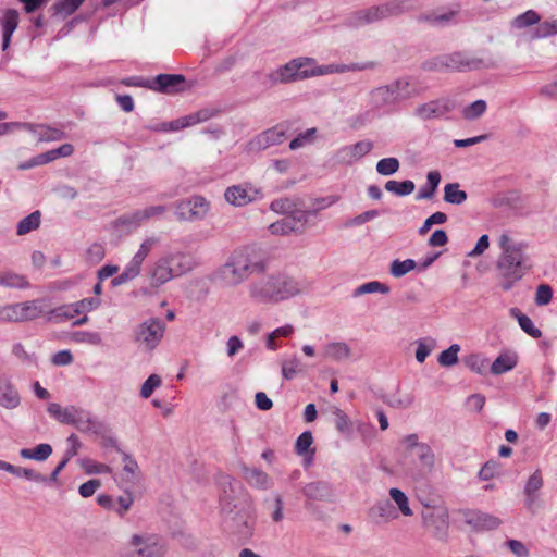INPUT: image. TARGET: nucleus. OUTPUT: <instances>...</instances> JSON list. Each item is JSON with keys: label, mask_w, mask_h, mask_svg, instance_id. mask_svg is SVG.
<instances>
[{"label": "nucleus", "mask_w": 557, "mask_h": 557, "mask_svg": "<svg viewBox=\"0 0 557 557\" xmlns=\"http://www.w3.org/2000/svg\"><path fill=\"white\" fill-rule=\"evenodd\" d=\"M541 22V15L534 10H528L522 14H519L510 22L512 29L522 30Z\"/></svg>", "instance_id": "35"}, {"label": "nucleus", "mask_w": 557, "mask_h": 557, "mask_svg": "<svg viewBox=\"0 0 557 557\" xmlns=\"http://www.w3.org/2000/svg\"><path fill=\"white\" fill-rule=\"evenodd\" d=\"M224 487L220 496V507L225 528L239 537L251 536L253 530L252 505L249 496L243 493L239 484L225 476Z\"/></svg>", "instance_id": "2"}, {"label": "nucleus", "mask_w": 557, "mask_h": 557, "mask_svg": "<svg viewBox=\"0 0 557 557\" xmlns=\"http://www.w3.org/2000/svg\"><path fill=\"white\" fill-rule=\"evenodd\" d=\"M416 359L420 363L424 362L428 356L436 347V341L433 337L420 338L416 342Z\"/></svg>", "instance_id": "50"}, {"label": "nucleus", "mask_w": 557, "mask_h": 557, "mask_svg": "<svg viewBox=\"0 0 557 557\" xmlns=\"http://www.w3.org/2000/svg\"><path fill=\"white\" fill-rule=\"evenodd\" d=\"M458 183H448L444 187V200L451 205H461L467 200V193L459 188Z\"/></svg>", "instance_id": "43"}, {"label": "nucleus", "mask_w": 557, "mask_h": 557, "mask_svg": "<svg viewBox=\"0 0 557 557\" xmlns=\"http://www.w3.org/2000/svg\"><path fill=\"white\" fill-rule=\"evenodd\" d=\"M400 168V162L395 157L383 158L376 163V172L383 176L395 174Z\"/></svg>", "instance_id": "52"}, {"label": "nucleus", "mask_w": 557, "mask_h": 557, "mask_svg": "<svg viewBox=\"0 0 557 557\" xmlns=\"http://www.w3.org/2000/svg\"><path fill=\"white\" fill-rule=\"evenodd\" d=\"M260 191L251 185H233L224 193L225 200L236 207H243L256 200Z\"/></svg>", "instance_id": "15"}, {"label": "nucleus", "mask_w": 557, "mask_h": 557, "mask_svg": "<svg viewBox=\"0 0 557 557\" xmlns=\"http://www.w3.org/2000/svg\"><path fill=\"white\" fill-rule=\"evenodd\" d=\"M388 493H389L391 498L395 502L399 511L404 516H406V517L412 516V510L409 506L408 497L406 496V494L403 491H400L399 488H396V487H392Z\"/></svg>", "instance_id": "53"}, {"label": "nucleus", "mask_w": 557, "mask_h": 557, "mask_svg": "<svg viewBox=\"0 0 557 557\" xmlns=\"http://www.w3.org/2000/svg\"><path fill=\"white\" fill-rule=\"evenodd\" d=\"M185 77L180 74H159L151 81L149 88L160 92H173L180 89Z\"/></svg>", "instance_id": "18"}, {"label": "nucleus", "mask_w": 557, "mask_h": 557, "mask_svg": "<svg viewBox=\"0 0 557 557\" xmlns=\"http://www.w3.org/2000/svg\"><path fill=\"white\" fill-rule=\"evenodd\" d=\"M420 94L418 83L412 77H400L389 84L379 86L369 94V102L374 109L395 107Z\"/></svg>", "instance_id": "5"}, {"label": "nucleus", "mask_w": 557, "mask_h": 557, "mask_svg": "<svg viewBox=\"0 0 557 557\" xmlns=\"http://www.w3.org/2000/svg\"><path fill=\"white\" fill-rule=\"evenodd\" d=\"M76 315H79L77 308L75 307V304H67L60 306L53 310L50 311L49 319L53 322H62L65 320H70L75 318Z\"/></svg>", "instance_id": "44"}, {"label": "nucleus", "mask_w": 557, "mask_h": 557, "mask_svg": "<svg viewBox=\"0 0 557 557\" xmlns=\"http://www.w3.org/2000/svg\"><path fill=\"white\" fill-rule=\"evenodd\" d=\"M265 510L269 512L273 522L278 523L284 519V499L283 496L275 492L271 496L263 498L262 502Z\"/></svg>", "instance_id": "26"}, {"label": "nucleus", "mask_w": 557, "mask_h": 557, "mask_svg": "<svg viewBox=\"0 0 557 557\" xmlns=\"http://www.w3.org/2000/svg\"><path fill=\"white\" fill-rule=\"evenodd\" d=\"M286 137V127L278 124L255 136L246 145L249 153L261 152L272 146L281 144Z\"/></svg>", "instance_id": "10"}, {"label": "nucleus", "mask_w": 557, "mask_h": 557, "mask_svg": "<svg viewBox=\"0 0 557 557\" xmlns=\"http://www.w3.org/2000/svg\"><path fill=\"white\" fill-rule=\"evenodd\" d=\"M20 13L14 9H8L3 12L0 18L2 28V50H7L10 46L11 37L17 28Z\"/></svg>", "instance_id": "19"}, {"label": "nucleus", "mask_w": 557, "mask_h": 557, "mask_svg": "<svg viewBox=\"0 0 557 557\" xmlns=\"http://www.w3.org/2000/svg\"><path fill=\"white\" fill-rule=\"evenodd\" d=\"M312 443H313V437H312L311 432H309V431L302 432L296 441V445H295L296 453L300 456H305L308 453Z\"/></svg>", "instance_id": "64"}, {"label": "nucleus", "mask_w": 557, "mask_h": 557, "mask_svg": "<svg viewBox=\"0 0 557 557\" xmlns=\"http://www.w3.org/2000/svg\"><path fill=\"white\" fill-rule=\"evenodd\" d=\"M417 263L412 259H406L404 261L400 260H394L391 263V274L394 277H401L412 271L416 268Z\"/></svg>", "instance_id": "57"}, {"label": "nucleus", "mask_w": 557, "mask_h": 557, "mask_svg": "<svg viewBox=\"0 0 557 557\" xmlns=\"http://www.w3.org/2000/svg\"><path fill=\"white\" fill-rule=\"evenodd\" d=\"M165 324L159 318H149L135 329V342L146 351H152L161 342Z\"/></svg>", "instance_id": "9"}, {"label": "nucleus", "mask_w": 557, "mask_h": 557, "mask_svg": "<svg viewBox=\"0 0 557 557\" xmlns=\"http://www.w3.org/2000/svg\"><path fill=\"white\" fill-rule=\"evenodd\" d=\"M500 253L496 261V275L503 290L511 289L533 267L528 244L507 233L498 238Z\"/></svg>", "instance_id": "1"}, {"label": "nucleus", "mask_w": 557, "mask_h": 557, "mask_svg": "<svg viewBox=\"0 0 557 557\" xmlns=\"http://www.w3.org/2000/svg\"><path fill=\"white\" fill-rule=\"evenodd\" d=\"M20 404L21 396L16 387L7 379L0 380V406L12 410Z\"/></svg>", "instance_id": "22"}, {"label": "nucleus", "mask_w": 557, "mask_h": 557, "mask_svg": "<svg viewBox=\"0 0 557 557\" xmlns=\"http://www.w3.org/2000/svg\"><path fill=\"white\" fill-rule=\"evenodd\" d=\"M0 286L7 288L25 289L29 287V282L24 275L5 271L0 272Z\"/></svg>", "instance_id": "38"}, {"label": "nucleus", "mask_w": 557, "mask_h": 557, "mask_svg": "<svg viewBox=\"0 0 557 557\" xmlns=\"http://www.w3.org/2000/svg\"><path fill=\"white\" fill-rule=\"evenodd\" d=\"M209 210V202L202 196H194L175 205V214L180 221L202 219Z\"/></svg>", "instance_id": "12"}, {"label": "nucleus", "mask_w": 557, "mask_h": 557, "mask_svg": "<svg viewBox=\"0 0 557 557\" xmlns=\"http://www.w3.org/2000/svg\"><path fill=\"white\" fill-rule=\"evenodd\" d=\"M244 479L247 483L258 490H270L273 486L272 479L262 470L257 468H244Z\"/></svg>", "instance_id": "23"}, {"label": "nucleus", "mask_w": 557, "mask_h": 557, "mask_svg": "<svg viewBox=\"0 0 557 557\" xmlns=\"http://www.w3.org/2000/svg\"><path fill=\"white\" fill-rule=\"evenodd\" d=\"M18 322L35 320L44 312L41 300L16 302Z\"/></svg>", "instance_id": "28"}, {"label": "nucleus", "mask_w": 557, "mask_h": 557, "mask_svg": "<svg viewBox=\"0 0 557 557\" xmlns=\"http://www.w3.org/2000/svg\"><path fill=\"white\" fill-rule=\"evenodd\" d=\"M441 182V173L438 171H430L426 175V184L420 188L417 199H431Z\"/></svg>", "instance_id": "40"}, {"label": "nucleus", "mask_w": 557, "mask_h": 557, "mask_svg": "<svg viewBox=\"0 0 557 557\" xmlns=\"http://www.w3.org/2000/svg\"><path fill=\"white\" fill-rule=\"evenodd\" d=\"M486 108L487 104L484 100H476L471 104L467 106L466 108H463L462 116L469 121L476 120L484 114Z\"/></svg>", "instance_id": "54"}, {"label": "nucleus", "mask_w": 557, "mask_h": 557, "mask_svg": "<svg viewBox=\"0 0 557 557\" xmlns=\"http://www.w3.org/2000/svg\"><path fill=\"white\" fill-rule=\"evenodd\" d=\"M455 109V102L449 98H441L420 104L414 115L422 121L440 119Z\"/></svg>", "instance_id": "13"}, {"label": "nucleus", "mask_w": 557, "mask_h": 557, "mask_svg": "<svg viewBox=\"0 0 557 557\" xmlns=\"http://www.w3.org/2000/svg\"><path fill=\"white\" fill-rule=\"evenodd\" d=\"M517 366L515 354H500L491 366V372L495 375L506 373Z\"/></svg>", "instance_id": "36"}, {"label": "nucleus", "mask_w": 557, "mask_h": 557, "mask_svg": "<svg viewBox=\"0 0 557 557\" xmlns=\"http://www.w3.org/2000/svg\"><path fill=\"white\" fill-rule=\"evenodd\" d=\"M384 187L387 191L396 196L404 197L410 195L414 190L416 185L410 180H406L403 182L388 181L385 183Z\"/></svg>", "instance_id": "46"}, {"label": "nucleus", "mask_w": 557, "mask_h": 557, "mask_svg": "<svg viewBox=\"0 0 557 557\" xmlns=\"http://www.w3.org/2000/svg\"><path fill=\"white\" fill-rule=\"evenodd\" d=\"M375 66L374 62L349 63V64H327L317 65L313 64L314 76L329 75L333 73H345L371 70Z\"/></svg>", "instance_id": "16"}, {"label": "nucleus", "mask_w": 557, "mask_h": 557, "mask_svg": "<svg viewBox=\"0 0 557 557\" xmlns=\"http://www.w3.org/2000/svg\"><path fill=\"white\" fill-rule=\"evenodd\" d=\"M124 481L135 484L141 478L137 461L127 453L122 451Z\"/></svg>", "instance_id": "32"}, {"label": "nucleus", "mask_w": 557, "mask_h": 557, "mask_svg": "<svg viewBox=\"0 0 557 557\" xmlns=\"http://www.w3.org/2000/svg\"><path fill=\"white\" fill-rule=\"evenodd\" d=\"M335 426L337 431L342 434H349L351 432V423L348 416L341 410L339 408H335Z\"/></svg>", "instance_id": "63"}, {"label": "nucleus", "mask_w": 557, "mask_h": 557, "mask_svg": "<svg viewBox=\"0 0 557 557\" xmlns=\"http://www.w3.org/2000/svg\"><path fill=\"white\" fill-rule=\"evenodd\" d=\"M78 408L75 406H70L63 408L61 405L57 403H51L48 405L47 411L50 416L55 418L59 422L64 424H72L75 421V417L77 414Z\"/></svg>", "instance_id": "30"}, {"label": "nucleus", "mask_w": 557, "mask_h": 557, "mask_svg": "<svg viewBox=\"0 0 557 557\" xmlns=\"http://www.w3.org/2000/svg\"><path fill=\"white\" fill-rule=\"evenodd\" d=\"M165 262L171 268V272L175 277H178L193 269V262L189 256L175 252L163 257Z\"/></svg>", "instance_id": "24"}, {"label": "nucleus", "mask_w": 557, "mask_h": 557, "mask_svg": "<svg viewBox=\"0 0 557 557\" xmlns=\"http://www.w3.org/2000/svg\"><path fill=\"white\" fill-rule=\"evenodd\" d=\"M385 401L388 406H391L393 408L406 409V408H409L413 404L414 397L410 393L397 392V393L388 396Z\"/></svg>", "instance_id": "51"}, {"label": "nucleus", "mask_w": 557, "mask_h": 557, "mask_svg": "<svg viewBox=\"0 0 557 557\" xmlns=\"http://www.w3.org/2000/svg\"><path fill=\"white\" fill-rule=\"evenodd\" d=\"M161 377L158 374H151L148 379L143 383L140 388V396L145 399L149 398L156 388L161 386Z\"/></svg>", "instance_id": "60"}, {"label": "nucleus", "mask_w": 557, "mask_h": 557, "mask_svg": "<svg viewBox=\"0 0 557 557\" xmlns=\"http://www.w3.org/2000/svg\"><path fill=\"white\" fill-rule=\"evenodd\" d=\"M466 522L478 531L495 530L502 524L499 518L482 511H471L467 513Z\"/></svg>", "instance_id": "17"}, {"label": "nucleus", "mask_w": 557, "mask_h": 557, "mask_svg": "<svg viewBox=\"0 0 557 557\" xmlns=\"http://www.w3.org/2000/svg\"><path fill=\"white\" fill-rule=\"evenodd\" d=\"M304 495L311 500L331 502L333 499V488L326 482H311L304 486Z\"/></svg>", "instance_id": "21"}, {"label": "nucleus", "mask_w": 557, "mask_h": 557, "mask_svg": "<svg viewBox=\"0 0 557 557\" xmlns=\"http://www.w3.org/2000/svg\"><path fill=\"white\" fill-rule=\"evenodd\" d=\"M460 351V346L458 344L450 345L446 350H443L437 361L443 367H451L458 362V352Z\"/></svg>", "instance_id": "56"}, {"label": "nucleus", "mask_w": 557, "mask_h": 557, "mask_svg": "<svg viewBox=\"0 0 557 557\" xmlns=\"http://www.w3.org/2000/svg\"><path fill=\"white\" fill-rule=\"evenodd\" d=\"M557 33V22L556 21H545L543 23L536 24V27L530 32L529 39L537 40L549 37Z\"/></svg>", "instance_id": "45"}, {"label": "nucleus", "mask_w": 557, "mask_h": 557, "mask_svg": "<svg viewBox=\"0 0 557 557\" xmlns=\"http://www.w3.org/2000/svg\"><path fill=\"white\" fill-rule=\"evenodd\" d=\"M424 519L429 525L435 527L438 531H445L448 528V510L446 508H433Z\"/></svg>", "instance_id": "41"}, {"label": "nucleus", "mask_w": 557, "mask_h": 557, "mask_svg": "<svg viewBox=\"0 0 557 557\" xmlns=\"http://www.w3.org/2000/svg\"><path fill=\"white\" fill-rule=\"evenodd\" d=\"M248 293L258 304H277L299 294L300 285L288 275L273 274L251 282Z\"/></svg>", "instance_id": "4"}, {"label": "nucleus", "mask_w": 557, "mask_h": 557, "mask_svg": "<svg viewBox=\"0 0 557 557\" xmlns=\"http://www.w3.org/2000/svg\"><path fill=\"white\" fill-rule=\"evenodd\" d=\"M269 230L274 235H288L292 232H299V225L295 219H289L287 215L282 220L272 223L269 226Z\"/></svg>", "instance_id": "42"}, {"label": "nucleus", "mask_w": 557, "mask_h": 557, "mask_svg": "<svg viewBox=\"0 0 557 557\" xmlns=\"http://www.w3.org/2000/svg\"><path fill=\"white\" fill-rule=\"evenodd\" d=\"M75 421L72 422L71 425H75L78 431L84 433H94L98 435H103L106 431L104 424L91 419L89 416H86L85 412L78 408L77 414L74 418Z\"/></svg>", "instance_id": "25"}, {"label": "nucleus", "mask_w": 557, "mask_h": 557, "mask_svg": "<svg viewBox=\"0 0 557 557\" xmlns=\"http://www.w3.org/2000/svg\"><path fill=\"white\" fill-rule=\"evenodd\" d=\"M491 65L492 62L490 59L478 57L470 52L456 51L436 57L429 63V69L435 71L449 70L463 72L490 67Z\"/></svg>", "instance_id": "7"}, {"label": "nucleus", "mask_w": 557, "mask_h": 557, "mask_svg": "<svg viewBox=\"0 0 557 557\" xmlns=\"http://www.w3.org/2000/svg\"><path fill=\"white\" fill-rule=\"evenodd\" d=\"M325 357L335 361L347 360L351 356L350 347L344 342H332L325 346Z\"/></svg>", "instance_id": "33"}, {"label": "nucleus", "mask_w": 557, "mask_h": 557, "mask_svg": "<svg viewBox=\"0 0 557 557\" xmlns=\"http://www.w3.org/2000/svg\"><path fill=\"white\" fill-rule=\"evenodd\" d=\"M144 222H146V218L143 209L125 213L116 220L117 225L132 228L140 226Z\"/></svg>", "instance_id": "48"}, {"label": "nucleus", "mask_w": 557, "mask_h": 557, "mask_svg": "<svg viewBox=\"0 0 557 557\" xmlns=\"http://www.w3.org/2000/svg\"><path fill=\"white\" fill-rule=\"evenodd\" d=\"M85 0H59L54 7L58 13L69 16L73 14Z\"/></svg>", "instance_id": "61"}, {"label": "nucleus", "mask_w": 557, "mask_h": 557, "mask_svg": "<svg viewBox=\"0 0 557 557\" xmlns=\"http://www.w3.org/2000/svg\"><path fill=\"white\" fill-rule=\"evenodd\" d=\"M369 517L374 523L381 524L396 519L397 512L389 500L383 499L369 509Z\"/></svg>", "instance_id": "20"}, {"label": "nucleus", "mask_w": 557, "mask_h": 557, "mask_svg": "<svg viewBox=\"0 0 557 557\" xmlns=\"http://www.w3.org/2000/svg\"><path fill=\"white\" fill-rule=\"evenodd\" d=\"M166 550V544L160 535L138 532L123 543L120 557H164Z\"/></svg>", "instance_id": "6"}, {"label": "nucleus", "mask_w": 557, "mask_h": 557, "mask_svg": "<svg viewBox=\"0 0 557 557\" xmlns=\"http://www.w3.org/2000/svg\"><path fill=\"white\" fill-rule=\"evenodd\" d=\"M282 376L286 381L294 380L299 373L304 371V367L300 358L297 355H293L288 359L281 362Z\"/></svg>", "instance_id": "34"}, {"label": "nucleus", "mask_w": 557, "mask_h": 557, "mask_svg": "<svg viewBox=\"0 0 557 557\" xmlns=\"http://www.w3.org/2000/svg\"><path fill=\"white\" fill-rule=\"evenodd\" d=\"M265 261L253 247H240L231 252L226 261L216 270V278L225 286L236 287L250 275L265 270Z\"/></svg>", "instance_id": "3"}, {"label": "nucleus", "mask_w": 557, "mask_h": 557, "mask_svg": "<svg viewBox=\"0 0 557 557\" xmlns=\"http://www.w3.org/2000/svg\"><path fill=\"white\" fill-rule=\"evenodd\" d=\"M510 315L517 319L519 326L528 335H530L533 338L541 337L542 332L537 327H535L532 320L528 315L522 313L518 308L510 309Z\"/></svg>", "instance_id": "39"}, {"label": "nucleus", "mask_w": 557, "mask_h": 557, "mask_svg": "<svg viewBox=\"0 0 557 557\" xmlns=\"http://www.w3.org/2000/svg\"><path fill=\"white\" fill-rule=\"evenodd\" d=\"M314 59L296 58L267 75L270 86L314 77Z\"/></svg>", "instance_id": "8"}, {"label": "nucleus", "mask_w": 557, "mask_h": 557, "mask_svg": "<svg viewBox=\"0 0 557 557\" xmlns=\"http://www.w3.org/2000/svg\"><path fill=\"white\" fill-rule=\"evenodd\" d=\"M465 364L474 373L483 374L487 369V359L481 355L473 354L465 359Z\"/></svg>", "instance_id": "58"}, {"label": "nucleus", "mask_w": 557, "mask_h": 557, "mask_svg": "<svg viewBox=\"0 0 557 557\" xmlns=\"http://www.w3.org/2000/svg\"><path fill=\"white\" fill-rule=\"evenodd\" d=\"M39 225H40V213H39V211H34L17 223L16 233L18 235H25V234L38 228Z\"/></svg>", "instance_id": "49"}, {"label": "nucleus", "mask_w": 557, "mask_h": 557, "mask_svg": "<svg viewBox=\"0 0 557 557\" xmlns=\"http://www.w3.org/2000/svg\"><path fill=\"white\" fill-rule=\"evenodd\" d=\"M317 128H308L307 131L299 133L290 143H289V149L290 150H297L299 148H302L309 144H312L314 140V136L317 134Z\"/></svg>", "instance_id": "55"}, {"label": "nucleus", "mask_w": 557, "mask_h": 557, "mask_svg": "<svg viewBox=\"0 0 557 557\" xmlns=\"http://www.w3.org/2000/svg\"><path fill=\"white\" fill-rule=\"evenodd\" d=\"M460 12V7L455 9H438L436 11L423 13L419 16V22H423L433 27H448L458 23L457 18Z\"/></svg>", "instance_id": "14"}, {"label": "nucleus", "mask_w": 557, "mask_h": 557, "mask_svg": "<svg viewBox=\"0 0 557 557\" xmlns=\"http://www.w3.org/2000/svg\"><path fill=\"white\" fill-rule=\"evenodd\" d=\"M384 18L398 16L405 12L411 11L414 8L413 0H389L380 4Z\"/></svg>", "instance_id": "29"}, {"label": "nucleus", "mask_w": 557, "mask_h": 557, "mask_svg": "<svg viewBox=\"0 0 557 557\" xmlns=\"http://www.w3.org/2000/svg\"><path fill=\"white\" fill-rule=\"evenodd\" d=\"M389 292H391V288L388 285L381 283L379 281H371V282H367V283L358 286L354 290L352 295H354V297H359L364 294H373V293H380V294L386 295Z\"/></svg>", "instance_id": "47"}, {"label": "nucleus", "mask_w": 557, "mask_h": 557, "mask_svg": "<svg viewBox=\"0 0 557 557\" xmlns=\"http://www.w3.org/2000/svg\"><path fill=\"white\" fill-rule=\"evenodd\" d=\"M385 20L380 4L357 11L351 17V24L362 26Z\"/></svg>", "instance_id": "27"}, {"label": "nucleus", "mask_w": 557, "mask_h": 557, "mask_svg": "<svg viewBox=\"0 0 557 557\" xmlns=\"http://www.w3.org/2000/svg\"><path fill=\"white\" fill-rule=\"evenodd\" d=\"M417 457L420 466L425 470H432L435 463V455L431 446L426 443H422L416 448L413 454H409V457Z\"/></svg>", "instance_id": "37"}, {"label": "nucleus", "mask_w": 557, "mask_h": 557, "mask_svg": "<svg viewBox=\"0 0 557 557\" xmlns=\"http://www.w3.org/2000/svg\"><path fill=\"white\" fill-rule=\"evenodd\" d=\"M373 149V143L364 139L352 145L339 147L333 154L334 162L339 165H352L370 153Z\"/></svg>", "instance_id": "11"}, {"label": "nucleus", "mask_w": 557, "mask_h": 557, "mask_svg": "<svg viewBox=\"0 0 557 557\" xmlns=\"http://www.w3.org/2000/svg\"><path fill=\"white\" fill-rule=\"evenodd\" d=\"M72 338L76 343H86L95 346L102 343L101 335L98 332L79 331L75 332Z\"/></svg>", "instance_id": "59"}, {"label": "nucleus", "mask_w": 557, "mask_h": 557, "mask_svg": "<svg viewBox=\"0 0 557 557\" xmlns=\"http://www.w3.org/2000/svg\"><path fill=\"white\" fill-rule=\"evenodd\" d=\"M500 471V465L495 460L486 461L481 470L479 471V479L482 481H488L496 476Z\"/></svg>", "instance_id": "62"}, {"label": "nucleus", "mask_w": 557, "mask_h": 557, "mask_svg": "<svg viewBox=\"0 0 557 557\" xmlns=\"http://www.w3.org/2000/svg\"><path fill=\"white\" fill-rule=\"evenodd\" d=\"M174 277L175 276L171 272V268L165 262L164 258H160L156 262V264H154V267L152 269V272H151L152 285H154V286L163 285V284H165L166 282L171 281Z\"/></svg>", "instance_id": "31"}]
</instances>
